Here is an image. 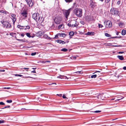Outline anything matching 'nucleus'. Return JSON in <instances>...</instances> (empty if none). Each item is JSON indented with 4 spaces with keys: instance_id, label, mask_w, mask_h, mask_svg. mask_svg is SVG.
Listing matches in <instances>:
<instances>
[{
    "instance_id": "obj_62",
    "label": "nucleus",
    "mask_w": 126,
    "mask_h": 126,
    "mask_svg": "<svg viewBox=\"0 0 126 126\" xmlns=\"http://www.w3.org/2000/svg\"><path fill=\"white\" fill-rule=\"evenodd\" d=\"M99 0L101 1H103L104 0Z\"/></svg>"
},
{
    "instance_id": "obj_40",
    "label": "nucleus",
    "mask_w": 126,
    "mask_h": 126,
    "mask_svg": "<svg viewBox=\"0 0 126 126\" xmlns=\"http://www.w3.org/2000/svg\"><path fill=\"white\" fill-rule=\"evenodd\" d=\"M120 3H121V1H117V4L118 5H119L120 4Z\"/></svg>"
},
{
    "instance_id": "obj_48",
    "label": "nucleus",
    "mask_w": 126,
    "mask_h": 126,
    "mask_svg": "<svg viewBox=\"0 0 126 126\" xmlns=\"http://www.w3.org/2000/svg\"><path fill=\"white\" fill-rule=\"evenodd\" d=\"M123 69L124 70H126V66H125V67H124L123 68Z\"/></svg>"
},
{
    "instance_id": "obj_14",
    "label": "nucleus",
    "mask_w": 126,
    "mask_h": 126,
    "mask_svg": "<svg viewBox=\"0 0 126 126\" xmlns=\"http://www.w3.org/2000/svg\"><path fill=\"white\" fill-rule=\"evenodd\" d=\"M57 78L61 79H68V78L67 77L63 75H60L59 76L57 77Z\"/></svg>"
},
{
    "instance_id": "obj_63",
    "label": "nucleus",
    "mask_w": 126,
    "mask_h": 126,
    "mask_svg": "<svg viewBox=\"0 0 126 126\" xmlns=\"http://www.w3.org/2000/svg\"><path fill=\"white\" fill-rule=\"evenodd\" d=\"M118 32H117V35H118Z\"/></svg>"
},
{
    "instance_id": "obj_30",
    "label": "nucleus",
    "mask_w": 126,
    "mask_h": 126,
    "mask_svg": "<svg viewBox=\"0 0 126 126\" xmlns=\"http://www.w3.org/2000/svg\"><path fill=\"white\" fill-rule=\"evenodd\" d=\"M6 102L8 103H12V101L11 100H7L6 101Z\"/></svg>"
},
{
    "instance_id": "obj_12",
    "label": "nucleus",
    "mask_w": 126,
    "mask_h": 126,
    "mask_svg": "<svg viewBox=\"0 0 126 126\" xmlns=\"http://www.w3.org/2000/svg\"><path fill=\"white\" fill-rule=\"evenodd\" d=\"M30 27L29 26H20V29H24L26 30V29H30Z\"/></svg>"
},
{
    "instance_id": "obj_60",
    "label": "nucleus",
    "mask_w": 126,
    "mask_h": 126,
    "mask_svg": "<svg viewBox=\"0 0 126 126\" xmlns=\"http://www.w3.org/2000/svg\"><path fill=\"white\" fill-rule=\"evenodd\" d=\"M81 23L82 24H83V23H84V22H83V21H81Z\"/></svg>"
},
{
    "instance_id": "obj_52",
    "label": "nucleus",
    "mask_w": 126,
    "mask_h": 126,
    "mask_svg": "<svg viewBox=\"0 0 126 126\" xmlns=\"http://www.w3.org/2000/svg\"><path fill=\"white\" fill-rule=\"evenodd\" d=\"M20 26H20V25H18L17 26V27H18V28H19V29H20Z\"/></svg>"
},
{
    "instance_id": "obj_26",
    "label": "nucleus",
    "mask_w": 126,
    "mask_h": 126,
    "mask_svg": "<svg viewBox=\"0 0 126 126\" xmlns=\"http://www.w3.org/2000/svg\"><path fill=\"white\" fill-rule=\"evenodd\" d=\"M105 35L108 37H110V35L107 33H105Z\"/></svg>"
},
{
    "instance_id": "obj_8",
    "label": "nucleus",
    "mask_w": 126,
    "mask_h": 126,
    "mask_svg": "<svg viewBox=\"0 0 126 126\" xmlns=\"http://www.w3.org/2000/svg\"><path fill=\"white\" fill-rule=\"evenodd\" d=\"M21 14L23 16L25 17H27L28 13L26 10H24L21 12Z\"/></svg>"
},
{
    "instance_id": "obj_35",
    "label": "nucleus",
    "mask_w": 126,
    "mask_h": 126,
    "mask_svg": "<svg viewBox=\"0 0 126 126\" xmlns=\"http://www.w3.org/2000/svg\"><path fill=\"white\" fill-rule=\"evenodd\" d=\"M110 0H105V2L106 3H108L110 1Z\"/></svg>"
},
{
    "instance_id": "obj_1",
    "label": "nucleus",
    "mask_w": 126,
    "mask_h": 126,
    "mask_svg": "<svg viewBox=\"0 0 126 126\" xmlns=\"http://www.w3.org/2000/svg\"><path fill=\"white\" fill-rule=\"evenodd\" d=\"M32 17L38 22H40L42 18V17H41L39 14L37 13L33 14L32 15Z\"/></svg>"
},
{
    "instance_id": "obj_23",
    "label": "nucleus",
    "mask_w": 126,
    "mask_h": 126,
    "mask_svg": "<svg viewBox=\"0 0 126 126\" xmlns=\"http://www.w3.org/2000/svg\"><path fill=\"white\" fill-rule=\"evenodd\" d=\"M69 34L70 36H72L74 34V33L73 32H70L69 33Z\"/></svg>"
},
{
    "instance_id": "obj_37",
    "label": "nucleus",
    "mask_w": 126,
    "mask_h": 126,
    "mask_svg": "<svg viewBox=\"0 0 126 126\" xmlns=\"http://www.w3.org/2000/svg\"><path fill=\"white\" fill-rule=\"evenodd\" d=\"M56 95L58 96H59L61 97L62 96V94H57Z\"/></svg>"
},
{
    "instance_id": "obj_59",
    "label": "nucleus",
    "mask_w": 126,
    "mask_h": 126,
    "mask_svg": "<svg viewBox=\"0 0 126 126\" xmlns=\"http://www.w3.org/2000/svg\"><path fill=\"white\" fill-rule=\"evenodd\" d=\"M27 48H29L30 47H29L27 46Z\"/></svg>"
},
{
    "instance_id": "obj_54",
    "label": "nucleus",
    "mask_w": 126,
    "mask_h": 126,
    "mask_svg": "<svg viewBox=\"0 0 126 126\" xmlns=\"http://www.w3.org/2000/svg\"><path fill=\"white\" fill-rule=\"evenodd\" d=\"M114 46V47H120V46H121L115 45V46Z\"/></svg>"
},
{
    "instance_id": "obj_15",
    "label": "nucleus",
    "mask_w": 126,
    "mask_h": 126,
    "mask_svg": "<svg viewBox=\"0 0 126 126\" xmlns=\"http://www.w3.org/2000/svg\"><path fill=\"white\" fill-rule=\"evenodd\" d=\"M61 18L60 17L57 18V20L56 22V24H59L60 23L61 21Z\"/></svg>"
},
{
    "instance_id": "obj_57",
    "label": "nucleus",
    "mask_w": 126,
    "mask_h": 126,
    "mask_svg": "<svg viewBox=\"0 0 126 126\" xmlns=\"http://www.w3.org/2000/svg\"><path fill=\"white\" fill-rule=\"evenodd\" d=\"M36 69V67L32 68V69Z\"/></svg>"
},
{
    "instance_id": "obj_55",
    "label": "nucleus",
    "mask_w": 126,
    "mask_h": 126,
    "mask_svg": "<svg viewBox=\"0 0 126 126\" xmlns=\"http://www.w3.org/2000/svg\"><path fill=\"white\" fill-rule=\"evenodd\" d=\"M5 71V70H0V71H1V72H4Z\"/></svg>"
},
{
    "instance_id": "obj_51",
    "label": "nucleus",
    "mask_w": 126,
    "mask_h": 126,
    "mask_svg": "<svg viewBox=\"0 0 126 126\" xmlns=\"http://www.w3.org/2000/svg\"><path fill=\"white\" fill-rule=\"evenodd\" d=\"M124 98V97H123V98H121V99H117V100H116V101H118L119 100H120V99H122V98Z\"/></svg>"
},
{
    "instance_id": "obj_3",
    "label": "nucleus",
    "mask_w": 126,
    "mask_h": 126,
    "mask_svg": "<svg viewBox=\"0 0 126 126\" xmlns=\"http://www.w3.org/2000/svg\"><path fill=\"white\" fill-rule=\"evenodd\" d=\"M1 23L2 24L3 26L7 29H9L11 27V26L10 23L8 21L2 20L1 21Z\"/></svg>"
},
{
    "instance_id": "obj_50",
    "label": "nucleus",
    "mask_w": 126,
    "mask_h": 126,
    "mask_svg": "<svg viewBox=\"0 0 126 126\" xmlns=\"http://www.w3.org/2000/svg\"><path fill=\"white\" fill-rule=\"evenodd\" d=\"M24 35V34L23 33H22L21 34V36L22 37H23Z\"/></svg>"
},
{
    "instance_id": "obj_9",
    "label": "nucleus",
    "mask_w": 126,
    "mask_h": 126,
    "mask_svg": "<svg viewBox=\"0 0 126 126\" xmlns=\"http://www.w3.org/2000/svg\"><path fill=\"white\" fill-rule=\"evenodd\" d=\"M27 3L30 7H32L33 5V2L32 0H25Z\"/></svg>"
},
{
    "instance_id": "obj_5",
    "label": "nucleus",
    "mask_w": 126,
    "mask_h": 126,
    "mask_svg": "<svg viewBox=\"0 0 126 126\" xmlns=\"http://www.w3.org/2000/svg\"><path fill=\"white\" fill-rule=\"evenodd\" d=\"M104 24L106 28H110L112 26L111 22L109 21H105L104 22Z\"/></svg>"
},
{
    "instance_id": "obj_21",
    "label": "nucleus",
    "mask_w": 126,
    "mask_h": 126,
    "mask_svg": "<svg viewBox=\"0 0 126 126\" xmlns=\"http://www.w3.org/2000/svg\"><path fill=\"white\" fill-rule=\"evenodd\" d=\"M117 57L120 60H123L124 58L122 56H118Z\"/></svg>"
},
{
    "instance_id": "obj_36",
    "label": "nucleus",
    "mask_w": 126,
    "mask_h": 126,
    "mask_svg": "<svg viewBox=\"0 0 126 126\" xmlns=\"http://www.w3.org/2000/svg\"><path fill=\"white\" fill-rule=\"evenodd\" d=\"M36 54V53L34 52V53H32L31 54V55L32 56H34L35 55V54Z\"/></svg>"
},
{
    "instance_id": "obj_38",
    "label": "nucleus",
    "mask_w": 126,
    "mask_h": 126,
    "mask_svg": "<svg viewBox=\"0 0 126 126\" xmlns=\"http://www.w3.org/2000/svg\"><path fill=\"white\" fill-rule=\"evenodd\" d=\"M15 76H18L19 77L22 76L21 75L15 74Z\"/></svg>"
},
{
    "instance_id": "obj_20",
    "label": "nucleus",
    "mask_w": 126,
    "mask_h": 126,
    "mask_svg": "<svg viewBox=\"0 0 126 126\" xmlns=\"http://www.w3.org/2000/svg\"><path fill=\"white\" fill-rule=\"evenodd\" d=\"M121 34L123 35H124L126 34V31L124 30H122Z\"/></svg>"
},
{
    "instance_id": "obj_32",
    "label": "nucleus",
    "mask_w": 126,
    "mask_h": 126,
    "mask_svg": "<svg viewBox=\"0 0 126 126\" xmlns=\"http://www.w3.org/2000/svg\"><path fill=\"white\" fill-rule=\"evenodd\" d=\"M10 107V106L9 105L7 106H5L3 108H2V109H3L5 108H9Z\"/></svg>"
},
{
    "instance_id": "obj_53",
    "label": "nucleus",
    "mask_w": 126,
    "mask_h": 126,
    "mask_svg": "<svg viewBox=\"0 0 126 126\" xmlns=\"http://www.w3.org/2000/svg\"><path fill=\"white\" fill-rule=\"evenodd\" d=\"M45 37H46V38H48V36H47V35H45Z\"/></svg>"
},
{
    "instance_id": "obj_24",
    "label": "nucleus",
    "mask_w": 126,
    "mask_h": 126,
    "mask_svg": "<svg viewBox=\"0 0 126 126\" xmlns=\"http://www.w3.org/2000/svg\"><path fill=\"white\" fill-rule=\"evenodd\" d=\"M25 34L29 38H30L31 37V36L30 35V33H26Z\"/></svg>"
},
{
    "instance_id": "obj_61",
    "label": "nucleus",
    "mask_w": 126,
    "mask_h": 126,
    "mask_svg": "<svg viewBox=\"0 0 126 126\" xmlns=\"http://www.w3.org/2000/svg\"><path fill=\"white\" fill-rule=\"evenodd\" d=\"M115 98H113L111 99V100H114Z\"/></svg>"
},
{
    "instance_id": "obj_18",
    "label": "nucleus",
    "mask_w": 126,
    "mask_h": 126,
    "mask_svg": "<svg viewBox=\"0 0 126 126\" xmlns=\"http://www.w3.org/2000/svg\"><path fill=\"white\" fill-rule=\"evenodd\" d=\"M56 41L58 43H59V44L62 43V44H64L65 43V42L64 41L60 40H57Z\"/></svg>"
},
{
    "instance_id": "obj_16",
    "label": "nucleus",
    "mask_w": 126,
    "mask_h": 126,
    "mask_svg": "<svg viewBox=\"0 0 126 126\" xmlns=\"http://www.w3.org/2000/svg\"><path fill=\"white\" fill-rule=\"evenodd\" d=\"M64 26L63 24H61L58 26L57 29L60 30L64 28Z\"/></svg>"
},
{
    "instance_id": "obj_7",
    "label": "nucleus",
    "mask_w": 126,
    "mask_h": 126,
    "mask_svg": "<svg viewBox=\"0 0 126 126\" xmlns=\"http://www.w3.org/2000/svg\"><path fill=\"white\" fill-rule=\"evenodd\" d=\"M71 9L67 10H65L64 11V14L66 18H67V17L69 16L70 13Z\"/></svg>"
},
{
    "instance_id": "obj_29",
    "label": "nucleus",
    "mask_w": 126,
    "mask_h": 126,
    "mask_svg": "<svg viewBox=\"0 0 126 126\" xmlns=\"http://www.w3.org/2000/svg\"><path fill=\"white\" fill-rule=\"evenodd\" d=\"M123 23L122 22H120V23H119V27L121 28L123 26Z\"/></svg>"
},
{
    "instance_id": "obj_6",
    "label": "nucleus",
    "mask_w": 126,
    "mask_h": 126,
    "mask_svg": "<svg viewBox=\"0 0 126 126\" xmlns=\"http://www.w3.org/2000/svg\"><path fill=\"white\" fill-rule=\"evenodd\" d=\"M99 97H100L101 99L102 100H104L105 99L107 98L108 97L107 96V94L104 93L99 95Z\"/></svg>"
},
{
    "instance_id": "obj_44",
    "label": "nucleus",
    "mask_w": 126,
    "mask_h": 126,
    "mask_svg": "<svg viewBox=\"0 0 126 126\" xmlns=\"http://www.w3.org/2000/svg\"><path fill=\"white\" fill-rule=\"evenodd\" d=\"M4 88V89H10L11 88L10 87H7V88L5 87V88Z\"/></svg>"
},
{
    "instance_id": "obj_45",
    "label": "nucleus",
    "mask_w": 126,
    "mask_h": 126,
    "mask_svg": "<svg viewBox=\"0 0 126 126\" xmlns=\"http://www.w3.org/2000/svg\"><path fill=\"white\" fill-rule=\"evenodd\" d=\"M17 40L19 41H21L23 42V40L22 39H17Z\"/></svg>"
},
{
    "instance_id": "obj_46",
    "label": "nucleus",
    "mask_w": 126,
    "mask_h": 126,
    "mask_svg": "<svg viewBox=\"0 0 126 126\" xmlns=\"http://www.w3.org/2000/svg\"><path fill=\"white\" fill-rule=\"evenodd\" d=\"M31 72L34 73H36V72L35 70L31 71Z\"/></svg>"
},
{
    "instance_id": "obj_64",
    "label": "nucleus",
    "mask_w": 126,
    "mask_h": 126,
    "mask_svg": "<svg viewBox=\"0 0 126 126\" xmlns=\"http://www.w3.org/2000/svg\"><path fill=\"white\" fill-rule=\"evenodd\" d=\"M100 72L99 71H97V72Z\"/></svg>"
},
{
    "instance_id": "obj_56",
    "label": "nucleus",
    "mask_w": 126,
    "mask_h": 126,
    "mask_svg": "<svg viewBox=\"0 0 126 126\" xmlns=\"http://www.w3.org/2000/svg\"><path fill=\"white\" fill-rule=\"evenodd\" d=\"M26 78H33L32 77H26Z\"/></svg>"
},
{
    "instance_id": "obj_13",
    "label": "nucleus",
    "mask_w": 126,
    "mask_h": 126,
    "mask_svg": "<svg viewBox=\"0 0 126 126\" xmlns=\"http://www.w3.org/2000/svg\"><path fill=\"white\" fill-rule=\"evenodd\" d=\"M90 6L91 8H93L94 7V5H95V2H93V1L91 0H90Z\"/></svg>"
},
{
    "instance_id": "obj_34",
    "label": "nucleus",
    "mask_w": 126,
    "mask_h": 126,
    "mask_svg": "<svg viewBox=\"0 0 126 126\" xmlns=\"http://www.w3.org/2000/svg\"><path fill=\"white\" fill-rule=\"evenodd\" d=\"M5 105L4 103L2 102H0V105Z\"/></svg>"
},
{
    "instance_id": "obj_28",
    "label": "nucleus",
    "mask_w": 126,
    "mask_h": 126,
    "mask_svg": "<svg viewBox=\"0 0 126 126\" xmlns=\"http://www.w3.org/2000/svg\"><path fill=\"white\" fill-rule=\"evenodd\" d=\"M65 1L67 3H70L72 2L73 0H65Z\"/></svg>"
},
{
    "instance_id": "obj_42",
    "label": "nucleus",
    "mask_w": 126,
    "mask_h": 126,
    "mask_svg": "<svg viewBox=\"0 0 126 126\" xmlns=\"http://www.w3.org/2000/svg\"><path fill=\"white\" fill-rule=\"evenodd\" d=\"M80 71H78L75 72V73H76L77 74H79L80 73Z\"/></svg>"
},
{
    "instance_id": "obj_19",
    "label": "nucleus",
    "mask_w": 126,
    "mask_h": 126,
    "mask_svg": "<svg viewBox=\"0 0 126 126\" xmlns=\"http://www.w3.org/2000/svg\"><path fill=\"white\" fill-rule=\"evenodd\" d=\"M94 33L93 32H88L86 33V34L89 35H93L94 34Z\"/></svg>"
},
{
    "instance_id": "obj_43",
    "label": "nucleus",
    "mask_w": 126,
    "mask_h": 126,
    "mask_svg": "<svg viewBox=\"0 0 126 126\" xmlns=\"http://www.w3.org/2000/svg\"><path fill=\"white\" fill-rule=\"evenodd\" d=\"M124 52H119L118 53H119V54H122V53H124Z\"/></svg>"
},
{
    "instance_id": "obj_58",
    "label": "nucleus",
    "mask_w": 126,
    "mask_h": 126,
    "mask_svg": "<svg viewBox=\"0 0 126 126\" xmlns=\"http://www.w3.org/2000/svg\"><path fill=\"white\" fill-rule=\"evenodd\" d=\"M24 69H29V68H24Z\"/></svg>"
},
{
    "instance_id": "obj_27",
    "label": "nucleus",
    "mask_w": 126,
    "mask_h": 126,
    "mask_svg": "<svg viewBox=\"0 0 126 126\" xmlns=\"http://www.w3.org/2000/svg\"><path fill=\"white\" fill-rule=\"evenodd\" d=\"M96 76H97L96 75H92L91 76V77L92 78H95L96 77Z\"/></svg>"
},
{
    "instance_id": "obj_10",
    "label": "nucleus",
    "mask_w": 126,
    "mask_h": 126,
    "mask_svg": "<svg viewBox=\"0 0 126 126\" xmlns=\"http://www.w3.org/2000/svg\"><path fill=\"white\" fill-rule=\"evenodd\" d=\"M66 34L64 33H58L56 35V38H57L58 36L60 37H65L66 36Z\"/></svg>"
},
{
    "instance_id": "obj_22",
    "label": "nucleus",
    "mask_w": 126,
    "mask_h": 126,
    "mask_svg": "<svg viewBox=\"0 0 126 126\" xmlns=\"http://www.w3.org/2000/svg\"><path fill=\"white\" fill-rule=\"evenodd\" d=\"M41 63H46V62H50L48 61H40V62Z\"/></svg>"
},
{
    "instance_id": "obj_31",
    "label": "nucleus",
    "mask_w": 126,
    "mask_h": 126,
    "mask_svg": "<svg viewBox=\"0 0 126 126\" xmlns=\"http://www.w3.org/2000/svg\"><path fill=\"white\" fill-rule=\"evenodd\" d=\"M101 112V111L96 110V111H90V112H95V113H99V112Z\"/></svg>"
},
{
    "instance_id": "obj_41",
    "label": "nucleus",
    "mask_w": 126,
    "mask_h": 126,
    "mask_svg": "<svg viewBox=\"0 0 126 126\" xmlns=\"http://www.w3.org/2000/svg\"><path fill=\"white\" fill-rule=\"evenodd\" d=\"M4 122V120H0V124L3 123Z\"/></svg>"
},
{
    "instance_id": "obj_49",
    "label": "nucleus",
    "mask_w": 126,
    "mask_h": 126,
    "mask_svg": "<svg viewBox=\"0 0 126 126\" xmlns=\"http://www.w3.org/2000/svg\"><path fill=\"white\" fill-rule=\"evenodd\" d=\"M13 33H11L10 34V35L11 36H13Z\"/></svg>"
},
{
    "instance_id": "obj_17",
    "label": "nucleus",
    "mask_w": 126,
    "mask_h": 126,
    "mask_svg": "<svg viewBox=\"0 0 126 126\" xmlns=\"http://www.w3.org/2000/svg\"><path fill=\"white\" fill-rule=\"evenodd\" d=\"M84 18L87 21H90L91 20V18L90 16H86L84 17Z\"/></svg>"
},
{
    "instance_id": "obj_25",
    "label": "nucleus",
    "mask_w": 126,
    "mask_h": 126,
    "mask_svg": "<svg viewBox=\"0 0 126 126\" xmlns=\"http://www.w3.org/2000/svg\"><path fill=\"white\" fill-rule=\"evenodd\" d=\"M68 50L67 49L65 48H63L61 49V51L64 52H66Z\"/></svg>"
},
{
    "instance_id": "obj_47",
    "label": "nucleus",
    "mask_w": 126,
    "mask_h": 126,
    "mask_svg": "<svg viewBox=\"0 0 126 126\" xmlns=\"http://www.w3.org/2000/svg\"><path fill=\"white\" fill-rule=\"evenodd\" d=\"M67 25L69 26V27H71L72 26H71V25L70 24H67Z\"/></svg>"
},
{
    "instance_id": "obj_11",
    "label": "nucleus",
    "mask_w": 126,
    "mask_h": 126,
    "mask_svg": "<svg viewBox=\"0 0 126 126\" xmlns=\"http://www.w3.org/2000/svg\"><path fill=\"white\" fill-rule=\"evenodd\" d=\"M11 16L12 18V19L13 21V23L14 24L16 20V15H15L14 14H11Z\"/></svg>"
},
{
    "instance_id": "obj_33",
    "label": "nucleus",
    "mask_w": 126,
    "mask_h": 126,
    "mask_svg": "<svg viewBox=\"0 0 126 126\" xmlns=\"http://www.w3.org/2000/svg\"><path fill=\"white\" fill-rule=\"evenodd\" d=\"M98 25L99 28H100V27L102 28L103 27V26L102 25H101L100 24H98Z\"/></svg>"
},
{
    "instance_id": "obj_39",
    "label": "nucleus",
    "mask_w": 126,
    "mask_h": 126,
    "mask_svg": "<svg viewBox=\"0 0 126 126\" xmlns=\"http://www.w3.org/2000/svg\"><path fill=\"white\" fill-rule=\"evenodd\" d=\"M63 98H66L67 97L65 96V95L64 94H63Z\"/></svg>"
},
{
    "instance_id": "obj_4",
    "label": "nucleus",
    "mask_w": 126,
    "mask_h": 126,
    "mask_svg": "<svg viewBox=\"0 0 126 126\" xmlns=\"http://www.w3.org/2000/svg\"><path fill=\"white\" fill-rule=\"evenodd\" d=\"M111 14L115 16H117L118 15L119 11L116 8H112L110 11Z\"/></svg>"
},
{
    "instance_id": "obj_2",
    "label": "nucleus",
    "mask_w": 126,
    "mask_h": 126,
    "mask_svg": "<svg viewBox=\"0 0 126 126\" xmlns=\"http://www.w3.org/2000/svg\"><path fill=\"white\" fill-rule=\"evenodd\" d=\"M74 13L75 14L79 17H81L82 16V10L81 9L77 8L75 9Z\"/></svg>"
}]
</instances>
